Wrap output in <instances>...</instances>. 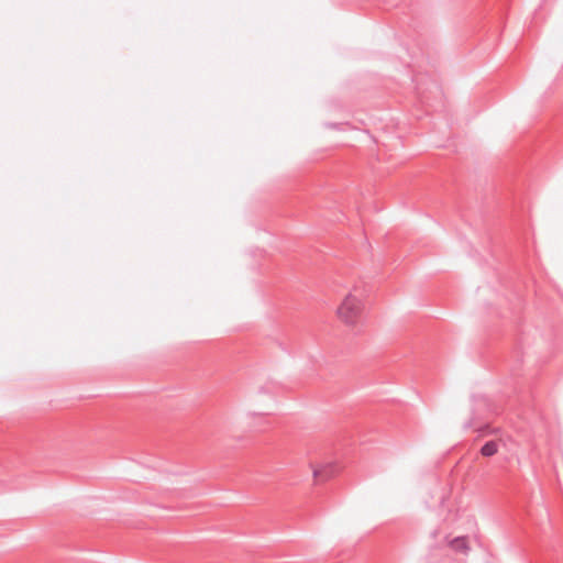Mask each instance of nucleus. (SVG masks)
Listing matches in <instances>:
<instances>
[{"label":"nucleus","instance_id":"f257e3e1","mask_svg":"<svg viewBox=\"0 0 563 563\" xmlns=\"http://www.w3.org/2000/svg\"><path fill=\"white\" fill-rule=\"evenodd\" d=\"M364 303L362 298L354 294H349L338 308L339 319L346 325H356L363 314Z\"/></svg>","mask_w":563,"mask_h":563},{"label":"nucleus","instance_id":"f03ea898","mask_svg":"<svg viewBox=\"0 0 563 563\" xmlns=\"http://www.w3.org/2000/svg\"><path fill=\"white\" fill-rule=\"evenodd\" d=\"M344 465L340 457H334L319 463V482L328 481L339 475Z\"/></svg>","mask_w":563,"mask_h":563},{"label":"nucleus","instance_id":"7ed1b4c3","mask_svg":"<svg viewBox=\"0 0 563 563\" xmlns=\"http://www.w3.org/2000/svg\"><path fill=\"white\" fill-rule=\"evenodd\" d=\"M448 545L455 553H462V554L466 555L471 551L467 536H461V537L453 538L448 541Z\"/></svg>","mask_w":563,"mask_h":563},{"label":"nucleus","instance_id":"20e7f679","mask_svg":"<svg viewBox=\"0 0 563 563\" xmlns=\"http://www.w3.org/2000/svg\"><path fill=\"white\" fill-rule=\"evenodd\" d=\"M498 449H499V443L495 440H492V441L486 442L482 446L481 454L485 457H490V456H494L498 452Z\"/></svg>","mask_w":563,"mask_h":563},{"label":"nucleus","instance_id":"39448f33","mask_svg":"<svg viewBox=\"0 0 563 563\" xmlns=\"http://www.w3.org/2000/svg\"><path fill=\"white\" fill-rule=\"evenodd\" d=\"M478 432H479L478 437H482L484 434L493 433V430H490L489 426H485V427L478 429Z\"/></svg>","mask_w":563,"mask_h":563},{"label":"nucleus","instance_id":"423d86ee","mask_svg":"<svg viewBox=\"0 0 563 563\" xmlns=\"http://www.w3.org/2000/svg\"><path fill=\"white\" fill-rule=\"evenodd\" d=\"M312 476L317 479V467H312Z\"/></svg>","mask_w":563,"mask_h":563}]
</instances>
